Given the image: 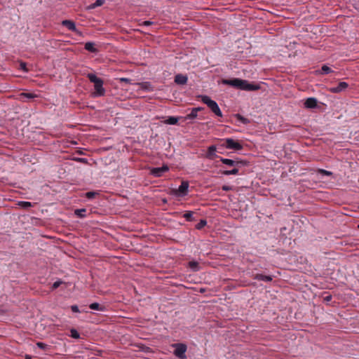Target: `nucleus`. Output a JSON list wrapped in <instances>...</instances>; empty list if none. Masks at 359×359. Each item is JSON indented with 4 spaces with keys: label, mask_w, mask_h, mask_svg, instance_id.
Returning a JSON list of instances; mask_svg holds the SVG:
<instances>
[{
    "label": "nucleus",
    "mask_w": 359,
    "mask_h": 359,
    "mask_svg": "<svg viewBox=\"0 0 359 359\" xmlns=\"http://www.w3.org/2000/svg\"><path fill=\"white\" fill-rule=\"evenodd\" d=\"M222 82L224 84L229 85L236 88L248 91L257 90L260 88L259 86L257 84L249 83L246 80H243L240 79H224L223 80Z\"/></svg>",
    "instance_id": "f257e3e1"
},
{
    "label": "nucleus",
    "mask_w": 359,
    "mask_h": 359,
    "mask_svg": "<svg viewBox=\"0 0 359 359\" xmlns=\"http://www.w3.org/2000/svg\"><path fill=\"white\" fill-rule=\"evenodd\" d=\"M87 78L91 83H94L95 91L93 93V97H97L104 96L105 94V89L103 88V81L92 73L88 74Z\"/></svg>",
    "instance_id": "f03ea898"
},
{
    "label": "nucleus",
    "mask_w": 359,
    "mask_h": 359,
    "mask_svg": "<svg viewBox=\"0 0 359 359\" xmlns=\"http://www.w3.org/2000/svg\"><path fill=\"white\" fill-rule=\"evenodd\" d=\"M200 97L201 101L205 104L216 116L219 117L222 116V112L215 101L211 100L207 95H201Z\"/></svg>",
    "instance_id": "7ed1b4c3"
},
{
    "label": "nucleus",
    "mask_w": 359,
    "mask_h": 359,
    "mask_svg": "<svg viewBox=\"0 0 359 359\" xmlns=\"http://www.w3.org/2000/svg\"><path fill=\"white\" fill-rule=\"evenodd\" d=\"M223 141L224 144H222V146L225 147L226 149L236 151H239L243 149V145L239 142L235 141L231 138H226Z\"/></svg>",
    "instance_id": "20e7f679"
},
{
    "label": "nucleus",
    "mask_w": 359,
    "mask_h": 359,
    "mask_svg": "<svg viewBox=\"0 0 359 359\" xmlns=\"http://www.w3.org/2000/svg\"><path fill=\"white\" fill-rule=\"evenodd\" d=\"M220 161L222 163H224L229 167H233V168H235V167L241 168L242 166H245L247 165V162L245 161H243V160H232V159L224 158L221 157Z\"/></svg>",
    "instance_id": "39448f33"
},
{
    "label": "nucleus",
    "mask_w": 359,
    "mask_h": 359,
    "mask_svg": "<svg viewBox=\"0 0 359 359\" xmlns=\"http://www.w3.org/2000/svg\"><path fill=\"white\" fill-rule=\"evenodd\" d=\"M189 182L187 181H182L180 186L177 189H172V192L176 196H186L188 193Z\"/></svg>",
    "instance_id": "423d86ee"
},
{
    "label": "nucleus",
    "mask_w": 359,
    "mask_h": 359,
    "mask_svg": "<svg viewBox=\"0 0 359 359\" xmlns=\"http://www.w3.org/2000/svg\"><path fill=\"white\" fill-rule=\"evenodd\" d=\"M175 349L174 354L179 358L184 359L186 358L185 353L187 351V346L184 344H176L174 345Z\"/></svg>",
    "instance_id": "0eeeda50"
},
{
    "label": "nucleus",
    "mask_w": 359,
    "mask_h": 359,
    "mask_svg": "<svg viewBox=\"0 0 359 359\" xmlns=\"http://www.w3.org/2000/svg\"><path fill=\"white\" fill-rule=\"evenodd\" d=\"M348 87V83L344 81L339 82L337 86L331 87L329 91L332 93H339L346 90Z\"/></svg>",
    "instance_id": "6e6552de"
},
{
    "label": "nucleus",
    "mask_w": 359,
    "mask_h": 359,
    "mask_svg": "<svg viewBox=\"0 0 359 359\" xmlns=\"http://www.w3.org/2000/svg\"><path fill=\"white\" fill-rule=\"evenodd\" d=\"M38 97V95L33 93H21L19 95L18 99L22 102H29Z\"/></svg>",
    "instance_id": "1a4fd4ad"
},
{
    "label": "nucleus",
    "mask_w": 359,
    "mask_h": 359,
    "mask_svg": "<svg viewBox=\"0 0 359 359\" xmlns=\"http://www.w3.org/2000/svg\"><path fill=\"white\" fill-rule=\"evenodd\" d=\"M168 170H169L168 166L166 165H164L161 168H153L151 170V174L156 177H159L162 176L163 172H167Z\"/></svg>",
    "instance_id": "9d476101"
},
{
    "label": "nucleus",
    "mask_w": 359,
    "mask_h": 359,
    "mask_svg": "<svg viewBox=\"0 0 359 359\" xmlns=\"http://www.w3.org/2000/svg\"><path fill=\"white\" fill-rule=\"evenodd\" d=\"M203 109L204 108L200 107L192 108L191 110V112L189 114H188L187 116H185L184 117H181V118H183L184 121L194 119L198 116V112L202 111Z\"/></svg>",
    "instance_id": "9b49d317"
},
{
    "label": "nucleus",
    "mask_w": 359,
    "mask_h": 359,
    "mask_svg": "<svg viewBox=\"0 0 359 359\" xmlns=\"http://www.w3.org/2000/svg\"><path fill=\"white\" fill-rule=\"evenodd\" d=\"M318 100L315 97H309L304 102V106L308 109H314L317 107Z\"/></svg>",
    "instance_id": "f8f14e48"
},
{
    "label": "nucleus",
    "mask_w": 359,
    "mask_h": 359,
    "mask_svg": "<svg viewBox=\"0 0 359 359\" xmlns=\"http://www.w3.org/2000/svg\"><path fill=\"white\" fill-rule=\"evenodd\" d=\"M62 25L65 27H66L69 30L74 32H78V30L76 27L75 23L69 20H65L62 22Z\"/></svg>",
    "instance_id": "ddd939ff"
},
{
    "label": "nucleus",
    "mask_w": 359,
    "mask_h": 359,
    "mask_svg": "<svg viewBox=\"0 0 359 359\" xmlns=\"http://www.w3.org/2000/svg\"><path fill=\"white\" fill-rule=\"evenodd\" d=\"M217 151V147L215 145H212L208 147L207 153H206V158L209 159H214L215 158L217 157L215 152Z\"/></svg>",
    "instance_id": "4468645a"
},
{
    "label": "nucleus",
    "mask_w": 359,
    "mask_h": 359,
    "mask_svg": "<svg viewBox=\"0 0 359 359\" xmlns=\"http://www.w3.org/2000/svg\"><path fill=\"white\" fill-rule=\"evenodd\" d=\"M187 76L182 74H177L175 77V82L180 85H184L187 82Z\"/></svg>",
    "instance_id": "2eb2a0df"
},
{
    "label": "nucleus",
    "mask_w": 359,
    "mask_h": 359,
    "mask_svg": "<svg viewBox=\"0 0 359 359\" xmlns=\"http://www.w3.org/2000/svg\"><path fill=\"white\" fill-rule=\"evenodd\" d=\"M254 278L257 280H263L265 282H270L272 280V277L270 276H266L260 273H257L255 276Z\"/></svg>",
    "instance_id": "dca6fc26"
},
{
    "label": "nucleus",
    "mask_w": 359,
    "mask_h": 359,
    "mask_svg": "<svg viewBox=\"0 0 359 359\" xmlns=\"http://www.w3.org/2000/svg\"><path fill=\"white\" fill-rule=\"evenodd\" d=\"M85 49L90 53H95L98 50L95 48V43L93 42H86L85 43Z\"/></svg>",
    "instance_id": "f3484780"
},
{
    "label": "nucleus",
    "mask_w": 359,
    "mask_h": 359,
    "mask_svg": "<svg viewBox=\"0 0 359 359\" xmlns=\"http://www.w3.org/2000/svg\"><path fill=\"white\" fill-rule=\"evenodd\" d=\"M239 168L238 167L233 168L232 170H227L222 171V174L224 175H238L239 173Z\"/></svg>",
    "instance_id": "a211bd4d"
},
{
    "label": "nucleus",
    "mask_w": 359,
    "mask_h": 359,
    "mask_svg": "<svg viewBox=\"0 0 359 359\" xmlns=\"http://www.w3.org/2000/svg\"><path fill=\"white\" fill-rule=\"evenodd\" d=\"M188 265L193 271H198L200 270L199 264L196 261L189 262Z\"/></svg>",
    "instance_id": "6ab92c4d"
},
{
    "label": "nucleus",
    "mask_w": 359,
    "mask_h": 359,
    "mask_svg": "<svg viewBox=\"0 0 359 359\" xmlns=\"http://www.w3.org/2000/svg\"><path fill=\"white\" fill-rule=\"evenodd\" d=\"M89 308L93 309V310L101 311H103L105 309V307L104 306H101L98 303H92V304H90V306H89Z\"/></svg>",
    "instance_id": "aec40b11"
},
{
    "label": "nucleus",
    "mask_w": 359,
    "mask_h": 359,
    "mask_svg": "<svg viewBox=\"0 0 359 359\" xmlns=\"http://www.w3.org/2000/svg\"><path fill=\"white\" fill-rule=\"evenodd\" d=\"M318 72V74H328L332 72V70L330 67L324 65L321 67V69Z\"/></svg>",
    "instance_id": "412c9836"
},
{
    "label": "nucleus",
    "mask_w": 359,
    "mask_h": 359,
    "mask_svg": "<svg viewBox=\"0 0 359 359\" xmlns=\"http://www.w3.org/2000/svg\"><path fill=\"white\" fill-rule=\"evenodd\" d=\"M179 118H182L181 117L178 118V117H175V116H170L165 121V123L170 124V125H175L177 123Z\"/></svg>",
    "instance_id": "4be33fe9"
},
{
    "label": "nucleus",
    "mask_w": 359,
    "mask_h": 359,
    "mask_svg": "<svg viewBox=\"0 0 359 359\" xmlns=\"http://www.w3.org/2000/svg\"><path fill=\"white\" fill-rule=\"evenodd\" d=\"M86 212V209H84V208H82V209H76V210H75V211H74V214H75L77 217H80V218H83V217H85V216H86V215H85Z\"/></svg>",
    "instance_id": "5701e85b"
},
{
    "label": "nucleus",
    "mask_w": 359,
    "mask_h": 359,
    "mask_svg": "<svg viewBox=\"0 0 359 359\" xmlns=\"http://www.w3.org/2000/svg\"><path fill=\"white\" fill-rule=\"evenodd\" d=\"M18 205L19 206H20L21 208H25V209L33 206V205L30 202H28V201H19Z\"/></svg>",
    "instance_id": "b1692460"
},
{
    "label": "nucleus",
    "mask_w": 359,
    "mask_h": 359,
    "mask_svg": "<svg viewBox=\"0 0 359 359\" xmlns=\"http://www.w3.org/2000/svg\"><path fill=\"white\" fill-rule=\"evenodd\" d=\"M104 0H96L95 3L92 4L90 6H89V8L93 9L96 7L100 6L104 4Z\"/></svg>",
    "instance_id": "393cba45"
},
{
    "label": "nucleus",
    "mask_w": 359,
    "mask_h": 359,
    "mask_svg": "<svg viewBox=\"0 0 359 359\" xmlns=\"http://www.w3.org/2000/svg\"><path fill=\"white\" fill-rule=\"evenodd\" d=\"M235 117L236 118L237 120L241 121L242 123L247 124L249 123V121L246 118L243 117V116H241L239 114H236L235 115Z\"/></svg>",
    "instance_id": "a878e982"
},
{
    "label": "nucleus",
    "mask_w": 359,
    "mask_h": 359,
    "mask_svg": "<svg viewBox=\"0 0 359 359\" xmlns=\"http://www.w3.org/2000/svg\"><path fill=\"white\" fill-rule=\"evenodd\" d=\"M184 217L187 221L191 222L193 220V212L191 211H187L184 214Z\"/></svg>",
    "instance_id": "bb28decb"
},
{
    "label": "nucleus",
    "mask_w": 359,
    "mask_h": 359,
    "mask_svg": "<svg viewBox=\"0 0 359 359\" xmlns=\"http://www.w3.org/2000/svg\"><path fill=\"white\" fill-rule=\"evenodd\" d=\"M207 224V222L206 220L205 219H201L196 226V228L197 229H201L202 228H203Z\"/></svg>",
    "instance_id": "cd10ccee"
},
{
    "label": "nucleus",
    "mask_w": 359,
    "mask_h": 359,
    "mask_svg": "<svg viewBox=\"0 0 359 359\" xmlns=\"http://www.w3.org/2000/svg\"><path fill=\"white\" fill-rule=\"evenodd\" d=\"M318 172L320 174H322L323 175H327V176H330L332 175V172L326 170H323V169H319L318 170Z\"/></svg>",
    "instance_id": "c85d7f7f"
},
{
    "label": "nucleus",
    "mask_w": 359,
    "mask_h": 359,
    "mask_svg": "<svg viewBox=\"0 0 359 359\" xmlns=\"http://www.w3.org/2000/svg\"><path fill=\"white\" fill-rule=\"evenodd\" d=\"M71 337L74 339H79L80 337L79 333L74 329L71 330Z\"/></svg>",
    "instance_id": "c756f323"
},
{
    "label": "nucleus",
    "mask_w": 359,
    "mask_h": 359,
    "mask_svg": "<svg viewBox=\"0 0 359 359\" xmlns=\"http://www.w3.org/2000/svg\"><path fill=\"white\" fill-rule=\"evenodd\" d=\"M97 194L96 192L94 191H88L86 194V196L88 199H92L95 197V196Z\"/></svg>",
    "instance_id": "7c9ffc66"
},
{
    "label": "nucleus",
    "mask_w": 359,
    "mask_h": 359,
    "mask_svg": "<svg viewBox=\"0 0 359 359\" xmlns=\"http://www.w3.org/2000/svg\"><path fill=\"white\" fill-rule=\"evenodd\" d=\"M63 283L61 280L55 281L52 285V290H55Z\"/></svg>",
    "instance_id": "2f4dec72"
},
{
    "label": "nucleus",
    "mask_w": 359,
    "mask_h": 359,
    "mask_svg": "<svg viewBox=\"0 0 359 359\" xmlns=\"http://www.w3.org/2000/svg\"><path fill=\"white\" fill-rule=\"evenodd\" d=\"M36 346H37L39 348L43 349V350L46 349V348L48 347V345H47V344H44V343H43V342H40V341L36 343Z\"/></svg>",
    "instance_id": "473e14b6"
},
{
    "label": "nucleus",
    "mask_w": 359,
    "mask_h": 359,
    "mask_svg": "<svg viewBox=\"0 0 359 359\" xmlns=\"http://www.w3.org/2000/svg\"><path fill=\"white\" fill-rule=\"evenodd\" d=\"M222 189L223 191H228L232 190L233 187H231V186H228V185H223Z\"/></svg>",
    "instance_id": "72a5a7b5"
},
{
    "label": "nucleus",
    "mask_w": 359,
    "mask_h": 359,
    "mask_svg": "<svg viewBox=\"0 0 359 359\" xmlns=\"http://www.w3.org/2000/svg\"><path fill=\"white\" fill-rule=\"evenodd\" d=\"M71 309L73 312L74 313H77V312H79V307L76 306V305H72L71 306Z\"/></svg>",
    "instance_id": "f704fd0d"
},
{
    "label": "nucleus",
    "mask_w": 359,
    "mask_h": 359,
    "mask_svg": "<svg viewBox=\"0 0 359 359\" xmlns=\"http://www.w3.org/2000/svg\"><path fill=\"white\" fill-rule=\"evenodd\" d=\"M154 22H151V21H149V20H146V21H144L142 23V25H144V26H149V25H153Z\"/></svg>",
    "instance_id": "c9c22d12"
},
{
    "label": "nucleus",
    "mask_w": 359,
    "mask_h": 359,
    "mask_svg": "<svg viewBox=\"0 0 359 359\" xmlns=\"http://www.w3.org/2000/svg\"><path fill=\"white\" fill-rule=\"evenodd\" d=\"M20 68L23 69L24 71L27 72V69L26 68V64L25 62L20 63Z\"/></svg>",
    "instance_id": "e433bc0d"
},
{
    "label": "nucleus",
    "mask_w": 359,
    "mask_h": 359,
    "mask_svg": "<svg viewBox=\"0 0 359 359\" xmlns=\"http://www.w3.org/2000/svg\"><path fill=\"white\" fill-rule=\"evenodd\" d=\"M78 161H80V162H86V158H78Z\"/></svg>",
    "instance_id": "4c0bfd02"
},
{
    "label": "nucleus",
    "mask_w": 359,
    "mask_h": 359,
    "mask_svg": "<svg viewBox=\"0 0 359 359\" xmlns=\"http://www.w3.org/2000/svg\"><path fill=\"white\" fill-rule=\"evenodd\" d=\"M332 299V297L331 296H327L325 298V300L326 301H330V299Z\"/></svg>",
    "instance_id": "58836bf2"
},
{
    "label": "nucleus",
    "mask_w": 359,
    "mask_h": 359,
    "mask_svg": "<svg viewBox=\"0 0 359 359\" xmlns=\"http://www.w3.org/2000/svg\"><path fill=\"white\" fill-rule=\"evenodd\" d=\"M25 359H32V357L29 355H26Z\"/></svg>",
    "instance_id": "ea45409f"
},
{
    "label": "nucleus",
    "mask_w": 359,
    "mask_h": 359,
    "mask_svg": "<svg viewBox=\"0 0 359 359\" xmlns=\"http://www.w3.org/2000/svg\"><path fill=\"white\" fill-rule=\"evenodd\" d=\"M358 228L359 229V224L358 225Z\"/></svg>",
    "instance_id": "a19ab883"
}]
</instances>
